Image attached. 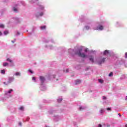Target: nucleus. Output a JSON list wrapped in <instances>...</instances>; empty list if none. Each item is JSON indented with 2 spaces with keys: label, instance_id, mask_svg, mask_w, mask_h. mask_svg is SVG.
I'll list each match as a JSON object with an SVG mask.
<instances>
[{
  "label": "nucleus",
  "instance_id": "f257e3e1",
  "mask_svg": "<svg viewBox=\"0 0 127 127\" xmlns=\"http://www.w3.org/2000/svg\"><path fill=\"white\" fill-rule=\"evenodd\" d=\"M82 49L78 50V51L76 53V54L82 58H85V57H87V56L85 54V53H81L82 52Z\"/></svg>",
  "mask_w": 127,
  "mask_h": 127
},
{
  "label": "nucleus",
  "instance_id": "f03ea898",
  "mask_svg": "<svg viewBox=\"0 0 127 127\" xmlns=\"http://www.w3.org/2000/svg\"><path fill=\"white\" fill-rule=\"evenodd\" d=\"M40 79L42 84H43V83H44V81H45V78L44 76H40Z\"/></svg>",
  "mask_w": 127,
  "mask_h": 127
},
{
  "label": "nucleus",
  "instance_id": "7ed1b4c3",
  "mask_svg": "<svg viewBox=\"0 0 127 127\" xmlns=\"http://www.w3.org/2000/svg\"><path fill=\"white\" fill-rule=\"evenodd\" d=\"M13 80H14V78L13 77H9L8 83H11V82H12Z\"/></svg>",
  "mask_w": 127,
  "mask_h": 127
},
{
  "label": "nucleus",
  "instance_id": "20e7f679",
  "mask_svg": "<svg viewBox=\"0 0 127 127\" xmlns=\"http://www.w3.org/2000/svg\"><path fill=\"white\" fill-rule=\"evenodd\" d=\"M89 60L91 61L92 63H94V57L92 56H90L89 57Z\"/></svg>",
  "mask_w": 127,
  "mask_h": 127
},
{
  "label": "nucleus",
  "instance_id": "39448f33",
  "mask_svg": "<svg viewBox=\"0 0 127 127\" xmlns=\"http://www.w3.org/2000/svg\"><path fill=\"white\" fill-rule=\"evenodd\" d=\"M109 50H106L103 53V55H107V54H109Z\"/></svg>",
  "mask_w": 127,
  "mask_h": 127
},
{
  "label": "nucleus",
  "instance_id": "423d86ee",
  "mask_svg": "<svg viewBox=\"0 0 127 127\" xmlns=\"http://www.w3.org/2000/svg\"><path fill=\"white\" fill-rule=\"evenodd\" d=\"M105 61H106V58H103V59H102L101 62L99 63V64H102V63H104V62H105Z\"/></svg>",
  "mask_w": 127,
  "mask_h": 127
},
{
  "label": "nucleus",
  "instance_id": "0eeeda50",
  "mask_svg": "<svg viewBox=\"0 0 127 127\" xmlns=\"http://www.w3.org/2000/svg\"><path fill=\"white\" fill-rule=\"evenodd\" d=\"M41 30H44L45 29H46V26H43L40 27Z\"/></svg>",
  "mask_w": 127,
  "mask_h": 127
},
{
  "label": "nucleus",
  "instance_id": "6e6552de",
  "mask_svg": "<svg viewBox=\"0 0 127 127\" xmlns=\"http://www.w3.org/2000/svg\"><path fill=\"white\" fill-rule=\"evenodd\" d=\"M98 29H99V30H103V29H104V26L102 25L99 26L98 27Z\"/></svg>",
  "mask_w": 127,
  "mask_h": 127
},
{
  "label": "nucleus",
  "instance_id": "1a4fd4ad",
  "mask_svg": "<svg viewBox=\"0 0 127 127\" xmlns=\"http://www.w3.org/2000/svg\"><path fill=\"white\" fill-rule=\"evenodd\" d=\"M78 84H81V80H77L76 81L75 85H78Z\"/></svg>",
  "mask_w": 127,
  "mask_h": 127
},
{
  "label": "nucleus",
  "instance_id": "9d476101",
  "mask_svg": "<svg viewBox=\"0 0 127 127\" xmlns=\"http://www.w3.org/2000/svg\"><path fill=\"white\" fill-rule=\"evenodd\" d=\"M1 74H5V70L3 69L0 70Z\"/></svg>",
  "mask_w": 127,
  "mask_h": 127
},
{
  "label": "nucleus",
  "instance_id": "9b49d317",
  "mask_svg": "<svg viewBox=\"0 0 127 127\" xmlns=\"http://www.w3.org/2000/svg\"><path fill=\"white\" fill-rule=\"evenodd\" d=\"M7 65H8V64L7 63H3V66L4 67H5V66H7Z\"/></svg>",
  "mask_w": 127,
  "mask_h": 127
},
{
  "label": "nucleus",
  "instance_id": "f8f14e48",
  "mask_svg": "<svg viewBox=\"0 0 127 127\" xmlns=\"http://www.w3.org/2000/svg\"><path fill=\"white\" fill-rule=\"evenodd\" d=\"M0 28H4V25L2 24H0Z\"/></svg>",
  "mask_w": 127,
  "mask_h": 127
},
{
  "label": "nucleus",
  "instance_id": "ddd939ff",
  "mask_svg": "<svg viewBox=\"0 0 127 127\" xmlns=\"http://www.w3.org/2000/svg\"><path fill=\"white\" fill-rule=\"evenodd\" d=\"M16 76H20V72H17L15 73Z\"/></svg>",
  "mask_w": 127,
  "mask_h": 127
},
{
  "label": "nucleus",
  "instance_id": "4468645a",
  "mask_svg": "<svg viewBox=\"0 0 127 127\" xmlns=\"http://www.w3.org/2000/svg\"><path fill=\"white\" fill-rule=\"evenodd\" d=\"M13 10L15 11V12H17V9H16L15 7L13 8Z\"/></svg>",
  "mask_w": 127,
  "mask_h": 127
},
{
  "label": "nucleus",
  "instance_id": "2eb2a0df",
  "mask_svg": "<svg viewBox=\"0 0 127 127\" xmlns=\"http://www.w3.org/2000/svg\"><path fill=\"white\" fill-rule=\"evenodd\" d=\"M19 110H20V111H23V110H24V108L23 106H21L19 108Z\"/></svg>",
  "mask_w": 127,
  "mask_h": 127
},
{
  "label": "nucleus",
  "instance_id": "dca6fc26",
  "mask_svg": "<svg viewBox=\"0 0 127 127\" xmlns=\"http://www.w3.org/2000/svg\"><path fill=\"white\" fill-rule=\"evenodd\" d=\"M4 34L5 35H6V34H8V31H4Z\"/></svg>",
  "mask_w": 127,
  "mask_h": 127
},
{
  "label": "nucleus",
  "instance_id": "f3484780",
  "mask_svg": "<svg viewBox=\"0 0 127 127\" xmlns=\"http://www.w3.org/2000/svg\"><path fill=\"white\" fill-rule=\"evenodd\" d=\"M109 77H112L113 76V72H111L109 74Z\"/></svg>",
  "mask_w": 127,
  "mask_h": 127
},
{
  "label": "nucleus",
  "instance_id": "a211bd4d",
  "mask_svg": "<svg viewBox=\"0 0 127 127\" xmlns=\"http://www.w3.org/2000/svg\"><path fill=\"white\" fill-rule=\"evenodd\" d=\"M7 61H9V62H10V63H11V62H12V61H11V60H10L9 59H7Z\"/></svg>",
  "mask_w": 127,
  "mask_h": 127
},
{
  "label": "nucleus",
  "instance_id": "6ab92c4d",
  "mask_svg": "<svg viewBox=\"0 0 127 127\" xmlns=\"http://www.w3.org/2000/svg\"><path fill=\"white\" fill-rule=\"evenodd\" d=\"M61 102H62V99H60L58 100V103H61Z\"/></svg>",
  "mask_w": 127,
  "mask_h": 127
},
{
  "label": "nucleus",
  "instance_id": "aec40b11",
  "mask_svg": "<svg viewBox=\"0 0 127 127\" xmlns=\"http://www.w3.org/2000/svg\"><path fill=\"white\" fill-rule=\"evenodd\" d=\"M12 91H13L12 89H10L8 91V93L9 94H10V93H11V92H12Z\"/></svg>",
  "mask_w": 127,
  "mask_h": 127
},
{
  "label": "nucleus",
  "instance_id": "412c9836",
  "mask_svg": "<svg viewBox=\"0 0 127 127\" xmlns=\"http://www.w3.org/2000/svg\"><path fill=\"white\" fill-rule=\"evenodd\" d=\"M99 82L100 83H103L104 82V81L102 79H99Z\"/></svg>",
  "mask_w": 127,
  "mask_h": 127
},
{
  "label": "nucleus",
  "instance_id": "4be33fe9",
  "mask_svg": "<svg viewBox=\"0 0 127 127\" xmlns=\"http://www.w3.org/2000/svg\"><path fill=\"white\" fill-rule=\"evenodd\" d=\"M106 110H107V111H112V109H111V108H107L106 109Z\"/></svg>",
  "mask_w": 127,
  "mask_h": 127
},
{
  "label": "nucleus",
  "instance_id": "5701e85b",
  "mask_svg": "<svg viewBox=\"0 0 127 127\" xmlns=\"http://www.w3.org/2000/svg\"><path fill=\"white\" fill-rule=\"evenodd\" d=\"M100 113L101 114H103V113H104V110H103V109H101V110H100Z\"/></svg>",
  "mask_w": 127,
  "mask_h": 127
},
{
  "label": "nucleus",
  "instance_id": "b1692460",
  "mask_svg": "<svg viewBox=\"0 0 127 127\" xmlns=\"http://www.w3.org/2000/svg\"><path fill=\"white\" fill-rule=\"evenodd\" d=\"M28 71H29V72H30V73H31V74H33V71H32V70H29Z\"/></svg>",
  "mask_w": 127,
  "mask_h": 127
},
{
  "label": "nucleus",
  "instance_id": "393cba45",
  "mask_svg": "<svg viewBox=\"0 0 127 127\" xmlns=\"http://www.w3.org/2000/svg\"><path fill=\"white\" fill-rule=\"evenodd\" d=\"M65 72L66 73H68V72H69V69H66Z\"/></svg>",
  "mask_w": 127,
  "mask_h": 127
},
{
  "label": "nucleus",
  "instance_id": "a878e982",
  "mask_svg": "<svg viewBox=\"0 0 127 127\" xmlns=\"http://www.w3.org/2000/svg\"><path fill=\"white\" fill-rule=\"evenodd\" d=\"M32 80H33L34 81H35V80H36L35 77H32Z\"/></svg>",
  "mask_w": 127,
  "mask_h": 127
},
{
  "label": "nucleus",
  "instance_id": "bb28decb",
  "mask_svg": "<svg viewBox=\"0 0 127 127\" xmlns=\"http://www.w3.org/2000/svg\"><path fill=\"white\" fill-rule=\"evenodd\" d=\"M103 100H106V99H107V97H106L105 96H103Z\"/></svg>",
  "mask_w": 127,
  "mask_h": 127
},
{
  "label": "nucleus",
  "instance_id": "cd10ccee",
  "mask_svg": "<svg viewBox=\"0 0 127 127\" xmlns=\"http://www.w3.org/2000/svg\"><path fill=\"white\" fill-rule=\"evenodd\" d=\"M125 58H127V53H125Z\"/></svg>",
  "mask_w": 127,
  "mask_h": 127
},
{
  "label": "nucleus",
  "instance_id": "c85d7f7f",
  "mask_svg": "<svg viewBox=\"0 0 127 127\" xmlns=\"http://www.w3.org/2000/svg\"><path fill=\"white\" fill-rule=\"evenodd\" d=\"M79 110H80V111H81V110H83V107H79Z\"/></svg>",
  "mask_w": 127,
  "mask_h": 127
},
{
  "label": "nucleus",
  "instance_id": "c756f323",
  "mask_svg": "<svg viewBox=\"0 0 127 127\" xmlns=\"http://www.w3.org/2000/svg\"><path fill=\"white\" fill-rule=\"evenodd\" d=\"M40 15H41V16H42V15H43V13L41 12V13L40 14Z\"/></svg>",
  "mask_w": 127,
  "mask_h": 127
},
{
  "label": "nucleus",
  "instance_id": "7c9ffc66",
  "mask_svg": "<svg viewBox=\"0 0 127 127\" xmlns=\"http://www.w3.org/2000/svg\"><path fill=\"white\" fill-rule=\"evenodd\" d=\"M86 29H89V28H90V27L89 26H87L86 27Z\"/></svg>",
  "mask_w": 127,
  "mask_h": 127
},
{
  "label": "nucleus",
  "instance_id": "2f4dec72",
  "mask_svg": "<svg viewBox=\"0 0 127 127\" xmlns=\"http://www.w3.org/2000/svg\"><path fill=\"white\" fill-rule=\"evenodd\" d=\"M85 52H88V49H86L85 50Z\"/></svg>",
  "mask_w": 127,
  "mask_h": 127
},
{
  "label": "nucleus",
  "instance_id": "473e14b6",
  "mask_svg": "<svg viewBox=\"0 0 127 127\" xmlns=\"http://www.w3.org/2000/svg\"><path fill=\"white\" fill-rule=\"evenodd\" d=\"M98 127H102V125L99 124V126H98Z\"/></svg>",
  "mask_w": 127,
  "mask_h": 127
},
{
  "label": "nucleus",
  "instance_id": "72a5a7b5",
  "mask_svg": "<svg viewBox=\"0 0 127 127\" xmlns=\"http://www.w3.org/2000/svg\"><path fill=\"white\" fill-rule=\"evenodd\" d=\"M3 84H4V85H7V84H6V82H3Z\"/></svg>",
  "mask_w": 127,
  "mask_h": 127
},
{
  "label": "nucleus",
  "instance_id": "f704fd0d",
  "mask_svg": "<svg viewBox=\"0 0 127 127\" xmlns=\"http://www.w3.org/2000/svg\"><path fill=\"white\" fill-rule=\"evenodd\" d=\"M19 126H21V123H19Z\"/></svg>",
  "mask_w": 127,
  "mask_h": 127
},
{
  "label": "nucleus",
  "instance_id": "c9c22d12",
  "mask_svg": "<svg viewBox=\"0 0 127 127\" xmlns=\"http://www.w3.org/2000/svg\"><path fill=\"white\" fill-rule=\"evenodd\" d=\"M118 115L120 116V117H122V115L120 114H119Z\"/></svg>",
  "mask_w": 127,
  "mask_h": 127
},
{
  "label": "nucleus",
  "instance_id": "e433bc0d",
  "mask_svg": "<svg viewBox=\"0 0 127 127\" xmlns=\"http://www.w3.org/2000/svg\"><path fill=\"white\" fill-rule=\"evenodd\" d=\"M11 42L13 43H14V41H11Z\"/></svg>",
  "mask_w": 127,
  "mask_h": 127
},
{
  "label": "nucleus",
  "instance_id": "4c0bfd02",
  "mask_svg": "<svg viewBox=\"0 0 127 127\" xmlns=\"http://www.w3.org/2000/svg\"><path fill=\"white\" fill-rule=\"evenodd\" d=\"M1 32H0V35H1Z\"/></svg>",
  "mask_w": 127,
  "mask_h": 127
},
{
  "label": "nucleus",
  "instance_id": "58836bf2",
  "mask_svg": "<svg viewBox=\"0 0 127 127\" xmlns=\"http://www.w3.org/2000/svg\"><path fill=\"white\" fill-rule=\"evenodd\" d=\"M125 127H127V125H125Z\"/></svg>",
  "mask_w": 127,
  "mask_h": 127
}]
</instances>
